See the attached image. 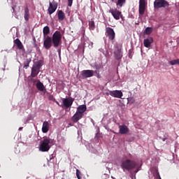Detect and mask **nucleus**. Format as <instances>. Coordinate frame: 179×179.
<instances>
[{
  "label": "nucleus",
  "mask_w": 179,
  "mask_h": 179,
  "mask_svg": "<svg viewBox=\"0 0 179 179\" xmlns=\"http://www.w3.org/2000/svg\"><path fill=\"white\" fill-rule=\"evenodd\" d=\"M52 145H54V140L45 137L40 142L39 150L41 152H48Z\"/></svg>",
  "instance_id": "obj_1"
},
{
  "label": "nucleus",
  "mask_w": 179,
  "mask_h": 179,
  "mask_svg": "<svg viewBox=\"0 0 179 179\" xmlns=\"http://www.w3.org/2000/svg\"><path fill=\"white\" fill-rule=\"evenodd\" d=\"M120 167L123 171H131V170H134V169L136 167V162L131 159L123 160L121 163Z\"/></svg>",
  "instance_id": "obj_2"
},
{
  "label": "nucleus",
  "mask_w": 179,
  "mask_h": 179,
  "mask_svg": "<svg viewBox=\"0 0 179 179\" xmlns=\"http://www.w3.org/2000/svg\"><path fill=\"white\" fill-rule=\"evenodd\" d=\"M52 43L53 44V47L57 48L59 47V45L62 43V36L61 35V32L59 31H56L52 36Z\"/></svg>",
  "instance_id": "obj_3"
},
{
  "label": "nucleus",
  "mask_w": 179,
  "mask_h": 179,
  "mask_svg": "<svg viewBox=\"0 0 179 179\" xmlns=\"http://www.w3.org/2000/svg\"><path fill=\"white\" fill-rule=\"evenodd\" d=\"M170 3L166 0H155L154 9H160V8H169Z\"/></svg>",
  "instance_id": "obj_4"
},
{
  "label": "nucleus",
  "mask_w": 179,
  "mask_h": 179,
  "mask_svg": "<svg viewBox=\"0 0 179 179\" xmlns=\"http://www.w3.org/2000/svg\"><path fill=\"white\" fill-rule=\"evenodd\" d=\"M148 8V3H146V0H139V6H138V15L139 16H143L145 15V11Z\"/></svg>",
  "instance_id": "obj_5"
},
{
  "label": "nucleus",
  "mask_w": 179,
  "mask_h": 179,
  "mask_svg": "<svg viewBox=\"0 0 179 179\" xmlns=\"http://www.w3.org/2000/svg\"><path fill=\"white\" fill-rule=\"evenodd\" d=\"M114 56L115 59L117 61L122 58V44L118 45L115 47Z\"/></svg>",
  "instance_id": "obj_6"
},
{
  "label": "nucleus",
  "mask_w": 179,
  "mask_h": 179,
  "mask_svg": "<svg viewBox=\"0 0 179 179\" xmlns=\"http://www.w3.org/2000/svg\"><path fill=\"white\" fill-rule=\"evenodd\" d=\"M109 13H111L115 20H120L122 17V13L117 8H110Z\"/></svg>",
  "instance_id": "obj_7"
},
{
  "label": "nucleus",
  "mask_w": 179,
  "mask_h": 179,
  "mask_svg": "<svg viewBox=\"0 0 179 179\" xmlns=\"http://www.w3.org/2000/svg\"><path fill=\"white\" fill-rule=\"evenodd\" d=\"M106 36L110 41H113L115 38V31L113 28L108 27L106 28Z\"/></svg>",
  "instance_id": "obj_8"
},
{
  "label": "nucleus",
  "mask_w": 179,
  "mask_h": 179,
  "mask_svg": "<svg viewBox=\"0 0 179 179\" xmlns=\"http://www.w3.org/2000/svg\"><path fill=\"white\" fill-rule=\"evenodd\" d=\"M43 47L45 50H50L52 47V38L51 36L43 37Z\"/></svg>",
  "instance_id": "obj_9"
},
{
  "label": "nucleus",
  "mask_w": 179,
  "mask_h": 179,
  "mask_svg": "<svg viewBox=\"0 0 179 179\" xmlns=\"http://www.w3.org/2000/svg\"><path fill=\"white\" fill-rule=\"evenodd\" d=\"M58 8V3H57L55 1H53L52 2L49 3V7L48 8V12L49 15H52L55 10H57V8Z\"/></svg>",
  "instance_id": "obj_10"
},
{
  "label": "nucleus",
  "mask_w": 179,
  "mask_h": 179,
  "mask_svg": "<svg viewBox=\"0 0 179 179\" xmlns=\"http://www.w3.org/2000/svg\"><path fill=\"white\" fill-rule=\"evenodd\" d=\"M74 100L75 99L72 97L63 99V106H64L65 108H71L72 107V104H73Z\"/></svg>",
  "instance_id": "obj_11"
},
{
  "label": "nucleus",
  "mask_w": 179,
  "mask_h": 179,
  "mask_svg": "<svg viewBox=\"0 0 179 179\" xmlns=\"http://www.w3.org/2000/svg\"><path fill=\"white\" fill-rule=\"evenodd\" d=\"M110 96L112 97H115L116 99H122L124 96V94L121 92V90H113L109 92Z\"/></svg>",
  "instance_id": "obj_12"
},
{
  "label": "nucleus",
  "mask_w": 179,
  "mask_h": 179,
  "mask_svg": "<svg viewBox=\"0 0 179 179\" xmlns=\"http://www.w3.org/2000/svg\"><path fill=\"white\" fill-rule=\"evenodd\" d=\"M94 74V71L93 70H83L81 71V76L84 79H86L87 78H92L93 75Z\"/></svg>",
  "instance_id": "obj_13"
},
{
  "label": "nucleus",
  "mask_w": 179,
  "mask_h": 179,
  "mask_svg": "<svg viewBox=\"0 0 179 179\" xmlns=\"http://www.w3.org/2000/svg\"><path fill=\"white\" fill-rule=\"evenodd\" d=\"M129 131V129H128V127L125 124L119 125V132L121 134V135H125L126 134H128Z\"/></svg>",
  "instance_id": "obj_14"
},
{
  "label": "nucleus",
  "mask_w": 179,
  "mask_h": 179,
  "mask_svg": "<svg viewBox=\"0 0 179 179\" xmlns=\"http://www.w3.org/2000/svg\"><path fill=\"white\" fill-rule=\"evenodd\" d=\"M82 118H83V115L76 112V113L73 115V117H71V120L73 121V122H78L80 120H82Z\"/></svg>",
  "instance_id": "obj_15"
},
{
  "label": "nucleus",
  "mask_w": 179,
  "mask_h": 179,
  "mask_svg": "<svg viewBox=\"0 0 179 179\" xmlns=\"http://www.w3.org/2000/svg\"><path fill=\"white\" fill-rule=\"evenodd\" d=\"M86 110H87V107L86 106V105H80L78 108H77V113H78L79 114H81V115H83V114L85 113Z\"/></svg>",
  "instance_id": "obj_16"
},
{
  "label": "nucleus",
  "mask_w": 179,
  "mask_h": 179,
  "mask_svg": "<svg viewBox=\"0 0 179 179\" xmlns=\"http://www.w3.org/2000/svg\"><path fill=\"white\" fill-rule=\"evenodd\" d=\"M48 131H50V124H48V122L45 121L43 124L42 132H43V134H47Z\"/></svg>",
  "instance_id": "obj_17"
},
{
  "label": "nucleus",
  "mask_w": 179,
  "mask_h": 179,
  "mask_svg": "<svg viewBox=\"0 0 179 179\" xmlns=\"http://www.w3.org/2000/svg\"><path fill=\"white\" fill-rule=\"evenodd\" d=\"M14 43L17 47L18 50H24V47L23 46V43H22V41L19 38H17L14 41Z\"/></svg>",
  "instance_id": "obj_18"
},
{
  "label": "nucleus",
  "mask_w": 179,
  "mask_h": 179,
  "mask_svg": "<svg viewBox=\"0 0 179 179\" xmlns=\"http://www.w3.org/2000/svg\"><path fill=\"white\" fill-rule=\"evenodd\" d=\"M152 43H153V38H152L144 39V42H143L144 47H145L146 48H149Z\"/></svg>",
  "instance_id": "obj_19"
},
{
  "label": "nucleus",
  "mask_w": 179,
  "mask_h": 179,
  "mask_svg": "<svg viewBox=\"0 0 179 179\" xmlns=\"http://www.w3.org/2000/svg\"><path fill=\"white\" fill-rule=\"evenodd\" d=\"M39 72H40V69L35 67V66H33L31 69V76H32V78H36V76L38 75Z\"/></svg>",
  "instance_id": "obj_20"
},
{
  "label": "nucleus",
  "mask_w": 179,
  "mask_h": 179,
  "mask_svg": "<svg viewBox=\"0 0 179 179\" xmlns=\"http://www.w3.org/2000/svg\"><path fill=\"white\" fill-rule=\"evenodd\" d=\"M24 18L26 22H29V20L30 19V13L29 11V7L27 6L24 8Z\"/></svg>",
  "instance_id": "obj_21"
},
{
  "label": "nucleus",
  "mask_w": 179,
  "mask_h": 179,
  "mask_svg": "<svg viewBox=\"0 0 179 179\" xmlns=\"http://www.w3.org/2000/svg\"><path fill=\"white\" fill-rule=\"evenodd\" d=\"M36 89L39 90V92H44L45 90V87H44V84L38 80L36 85Z\"/></svg>",
  "instance_id": "obj_22"
},
{
  "label": "nucleus",
  "mask_w": 179,
  "mask_h": 179,
  "mask_svg": "<svg viewBox=\"0 0 179 179\" xmlns=\"http://www.w3.org/2000/svg\"><path fill=\"white\" fill-rule=\"evenodd\" d=\"M57 17L58 20L60 21H62L65 19V13H64V11H62V10H59L57 11Z\"/></svg>",
  "instance_id": "obj_23"
},
{
  "label": "nucleus",
  "mask_w": 179,
  "mask_h": 179,
  "mask_svg": "<svg viewBox=\"0 0 179 179\" xmlns=\"http://www.w3.org/2000/svg\"><path fill=\"white\" fill-rule=\"evenodd\" d=\"M43 37H48L50 33V27L45 26L43 29Z\"/></svg>",
  "instance_id": "obj_24"
},
{
  "label": "nucleus",
  "mask_w": 179,
  "mask_h": 179,
  "mask_svg": "<svg viewBox=\"0 0 179 179\" xmlns=\"http://www.w3.org/2000/svg\"><path fill=\"white\" fill-rule=\"evenodd\" d=\"M44 64V62L43 60H39L34 63V66L35 68H37L38 69H41V68L43 66V64Z\"/></svg>",
  "instance_id": "obj_25"
},
{
  "label": "nucleus",
  "mask_w": 179,
  "mask_h": 179,
  "mask_svg": "<svg viewBox=\"0 0 179 179\" xmlns=\"http://www.w3.org/2000/svg\"><path fill=\"white\" fill-rule=\"evenodd\" d=\"M89 29L91 31H93L94 29H96V24H94V20H93V19L89 21Z\"/></svg>",
  "instance_id": "obj_26"
},
{
  "label": "nucleus",
  "mask_w": 179,
  "mask_h": 179,
  "mask_svg": "<svg viewBox=\"0 0 179 179\" xmlns=\"http://www.w3.org/2000/svg\"><path fill=\"white\" fill-rule=\"evenodd\" d=\"M30 62H31V59H27L24 62V66L23 68L24 69H27V68H29V65H30Z\"/></svg>",
  "instance_id": "obj_27"
},
{
  "label": "nucleus",
  "mask_w": 179,
  "mask_h": 179,
  "mask_svg": "<svg viewBox=\"0 0 179 179\" xmlns=\"http://www.w3.org/2000/svg\"><path fill=\"white\" fill-rule=\"evenodd\" d=\"M125 3V0H117L116 3L117 6H120V8H122V5Z\"/></svg>",
  "instance_id": "obj_28"
},
{
  "label": "nucleus",
  "mask_w": 179,
  "mask_h": 179,
  "mask_svg": "<svg viewBox=\"0 0 179 179\" xmlns=\"http://www.w3.org/2000/svg\"><path fill=\"white\" fill-rule=\"evenodd\" d=\"M169 64L170 65H179V59L170 61Z\"/></svg>",
  "instance_id": "obj_29"
},
{
  "label": "nucleus",
  "mask_w": 179,
  "mask_h": 179,
  "mask_svg": "<svg viewBox=\"0 0 179 179\" xmlns=\"http://www.w3.org/2000/svg\"><path fill=\"white\" fill-rule=\"evenodd\" d=\"M152 31H153V29L152 27H147L145 31V34L148 35L150 34Z\"/></svg>",
  "instance_id": "obj_30"
},
{
  "label": "nucleus",
  "mask_w": 179,
  "mask_h": 179,
  "mask_svg": "<svg viewBox=\"0 0 179 179\" xmlns=\"http://www.w3.org/2000/svg\"><path fill=\"white\" fill-rule=\"evenodd\" d=\"M76 176L78 179H82V173H80L79 169H76Z\"/></svg>",
  "instance_id": "obj_31"
},
{
  "label": "nucleus",
  "mask_w": 179,
  "mask_h": 179,
  "mask_svg": "<svg viewBox=\"0 0 179 179\" xmlns=\"http://www.w3.org/2000/svg\"><path fill=\"white\" fill-rule=\"evenodd\" d=\"M72 3H73V0H68V6H72Z\"/></svg>",
  "instance_id": "obj_32"
},
{
  "label": "nucleus",
  "mask_w": 179,
  "mask_h": 179,
  "mask_svg": "<svg viewBox=\"0 0 179 179\" xmlns=\"http://www.w3.org/2000/svg\"><path fill=\"white\" fill-rule=\"evenodd\" d=\"M112 2H114L115 3H117V2L118 1V0H111Z\"/></svg>",
  "instance_id": "obj_33"
},
{
  "label": "nucleus",
  "mask_w": 179,
  "mask_h": 179,
  "mask_svg": "<svg viewBox=\"0 0 179 179\" xmlns=\"http://www.w3.org/2000/svg\"><path fill=\"white\" fill-rule=\"evenodd\" d=\"M57 104L59 106V107H62V106L59 105V103L58 101H56Z\"/></svg>",
  "instance_id": "obj_34"
},
{
  "label": "nucleus",
  "mask_w": 179,
  "mask_h": 179,
  "mask_svg": "<svg viewBox=\"0 0 179 179\" xmlns=\"http://www.w3.org/2000/svg\"><path fill=\"white\" fill-rule=\"evenodd\" d=\"M59 55L61 56V50L59 51Z\"/></svg>",
  "instance_id": "obj_35"
},
{
  "label": "nucleus",
  "mask_w": 179,
  "mask_h": 179,
  "mask_svg": "<svg viewBox=\"0 0 179 179\" xmlns=\"http://www.w3.org/2000/svg\"><path fill=\"white\" fill-rule=\"evenodd\" d=\"M129 157H132V155L129 154Z\"/></svg>",
  "instance_id": "obj_36"
},
{
  "label": "nucleus",
  "mask_w": 179,
  "mask_h": 179,
  "mask_svg": "<svg viewBox=\"0 0 179 179\" xmlns=\"http://www.w3.org/2000/svg\"><path fill=\"white\" fill-rule=\"evenodd\" d=\"M34 47H37V44L34 43Z\"/></svg>",
  "instance_id": "obj_37"
},
{
  "label": "nucleus",
  "mask_w": 179,
  "mask_h": 179,
  "mask_svg": "<svg viewBox=\"0 0 179 179\" xmlns=\"http://www.w3.org/2000/svg\"><path fill=\"white\" fill-rule=\"evenodd\" d=\"M20 129H23V127H20L19 131H20Z\"/></svg>",
  "instance_id": "obj_38"
},
{
  "label": "nucleus",
  "mask_w": 179,
  "mask_h": 179,
  "mask_svg": "<svg viewBox=\"0 0 179 179\" xmlns=\"http://www.w3.org/2000/svg\"><path fill=\"white\" fill-rule=\"evenodd\" d=\"M136 173H138V170L136 171Z\"/></svg>",
  "instance_id": "obj_39"
},
{
  "label": "nucleus",
  "mask_w": 179,
  "mask_h": 179,
  "mask_svg": "<svg viewBox=\"0 0 179 179\" xmlns=\"http://www.w3.org/2000/svg\"><path fill=\"white\" fill-rule=\"evenodd\" d=\"M98 78H100V76H98Z\"/></svg>",
  "instance_id": "obj_40"
}]
</instances>
